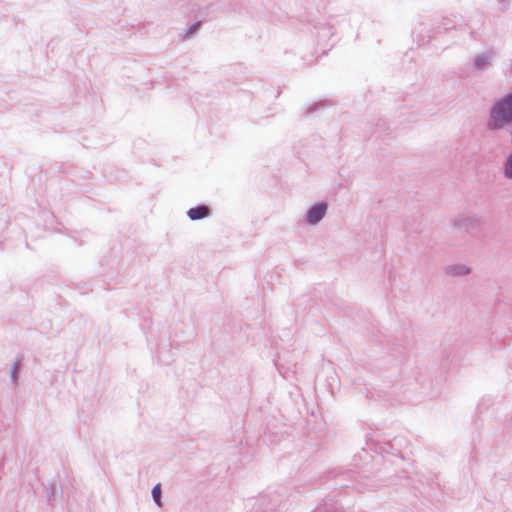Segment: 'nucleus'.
I'll return each mask as SVG.
<instances>
[{"instance_id": "nucleus-1", "label": "nucleus", "mask_w": 512, "mask_h": 512, "mask_svg": "<svg viewBox=\"0 0 512 512\" xmlns=\"http://www.w3.org/2000/svg\"><path fill=\"white\" fill-rule=\"evenodd\" d=\"M512 125V91L496 100L490 108L487 127L501 130Z\"/></svg>"}, {"instance_id": "nucleus-2", "label": "nucleus", "mask_w": 512, "mask_h": 512, "mask_svg": "<svg viewBox=\"0 0 512 512\" xmlns=\"http://www.w3.org/2000/svg\"><path fill=\"white\" fill-rule=\"evenodd\" d=\"M483 225L482 218L479 215H460L454 218L453 226L465 233L478 231Z\"/></svg>"}, {"instance_id": "nucleus-3", "label": "nucleus", "mask_w": 512, "mask_h": 512, "mask_svg": "<svg viewBox=\"0 0 512 512\" xmlns=\"http://www.w3.org/2000/svg\"><path fill=\"white\" fill-rule=\"evenodd\" d=\"M337 18L330 17L328 20L318 21L314 25L315 37L319 43H324L334 36L337 32L336 24Z\"/></svg>"}, {"instance_id": "nucleus-4", "label": "nucleus", "mask_w": 512, "mask_h": 512, "mask_svg": "<svg viewBox=\"0 0 512 512\" xmlns=\"http://www.w3.org/2000/svg\"><path fill=\"white\" fill-rule=\"evenodd\" d=\"M497 54L493 49H487L476 54L470 62L471 67L477 73H484L492 67V62Z\"/></svg>"}, {"instance_id": "nucleus-5", "label": "nucleus", "mask_w": 512, "mask_h": 512, "mask_svg": "<svg viewBox=\"0 0 512 512\" xmlns=\"http://www.w3.org/2000/svg\"><path fill=\"white\" fill-rule=\"evenodd\" d=\"M327 203L321 201L311 205L305 215V221L312 226L319 224L327 213Z\"/></svg>"}, {"instance_id": "nucleus-6", "label": "nucleus", "mask_w": 512, "mask_h": 512, "mask_svg": "<svg viewBox=\"0 0 512 512\" xmlns=\"http://www.w3.org/2000/svg\"><path fill=\"white\" fill-rule=\"evenodd\" d=\"M211 213V208L208 205L200 204L188 209L187 216L192 221H199L208 218Z\"/></svg>"}, {"instance_id": "nucleus-7", "label": "nucleus", "mask_w": 512, "mask_h": 512, "mask_svg": "<svg viewBox=\"0 0 512 512\" xmlns=\"http://www.w3.org/2000/svg\"><path fill=\"white\" fill-rule=\"evenodd\" d=\"M446 273L451 276H464L470 273V268L464 264H454L447 267Z\"/></svg>"}, {"instance_id": "nucleus-8", "label": "nucleus", "mask_w": 512, "mask_h": 512, "mask_svg": "<svg viewBox=\"0 0 512 512\" xmlns=\"http://www.w3.org/2000/svg\"><path fill=\"white\" fill-rule=\"evenodd\" d=\"M202 23L201 21H196L195 23L191 24L184 32L183 39H190L193 37L200 29Z\"/></svg>"}, {"instance_id": "nucleus-9", "label": "nucleus", "mask_w": 512, "mask_h": 512, "mask_svg": "<svg viewBox=\"0 0 512 512\" xmlns=\"http://www.w3.org/2000/svg\"><path fill=\"white\" fill-rule=\"evenodd\" d=\"M503 174L507 179L512 180V151L506 157L503 164Z\"/></svg>"}, {"instance_id": "nucleus-10", "label": "nucleus", "mask_w": 512, "mask_h": 512, "mask_svg": "<svg viewBox=\"0 0 512 512\" xmlns=\"http://www.w3.org/2000/svg\"><path fill=\"white\" fill-rule=\"evenodd\" d=\"M456 17L454 18H443L441 24L438 26V29L439 30H444V31H447V30H450L452 28H454L457 24V21L455 19Z\"/></svg>"}, {"instance_id": "nucleus-11", "label": "nucleus", "mask_w": 512, "mask_h": 512, "mask_svg": "<svg viewBox=\"0 0 512 512\" xmlns=\"http://www.w3.org/2000/svg\"><path fill=\"white\" fill-rule=\"evenodd\" d=\"M152 498L158 507H162L161 501V485L157 484L152 489Z\"/></svg>"}, {"instance_id": "nucleus-12", "label": "nucleus", "mask_w": 512, "mask_h": 512, "mask_svg": "<svg viewBox=\"0 0 512 512\" xmlns=\"http://www.w3.org/2000/svg\"><path fill=\"white\" fill-rule=\"evenodd\" d=\"M18 373H19V364L16 362V363H14V365L12 366V369H11V382L13 384H16V382H17Z\"/></svg>"}, {"instance_id": "nucleus-13", "label": "nucleus", "mask_w": 512, "mask_h": 512, "mask_svg": "<svg viewBox=\"0 0 512 512\" xmlns=\"http://www.w3.org/2000/svg\"><path fill=\"white\" fill-rule=\"evenodd\" d=\"M324 105V102H317V103H313L311 105L308 106L307 108V113L308 114H312L313 112H315L316 110L319 109V107L323 106Z\"/></svg>"}, {"instance_id": "nucleus-14", "label": "nucleus", "mask_w": 512, "mask_h": 512, "mask_svg": "<svg viewBox=\"0 0 512 512\" xmlns=\"http://www.w3.org/2000/svg\"><path fill=\"white\" fill-rule=\"evenodd\" d=\"M47 497L50 498L52 495H54L55 489L52 487L51 489L47 488Z\"/></svg>"}, {"instance_id": "nucleus-15", "label": "nucleus", "mask_w": 512, "mask_h": 512, "mask_svg": "<svg viewBox=\"0 0 512 512\" xmlns=\"http://www.w3.org/2000/svg\"><path fill=\"white\" fill-rule=\"evenodd\" d=\"M499 3L501 4L502 8L505 9L507 7V2L508 0H498Z\"/></svg>"}]
</instances>
